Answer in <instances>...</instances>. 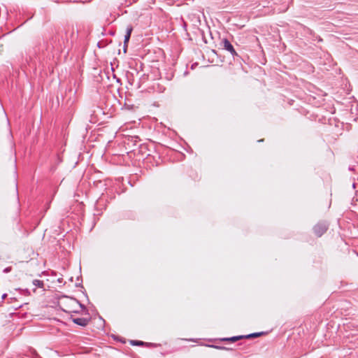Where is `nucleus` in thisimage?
I'll return each mask as SVG.
<instances>
[{"mask_svg": "<svg viewBox=\"0 0 358 358\" xmlns=\"http://www.w3.org/2000/svg\"><path fill=\"white\" fill-rule=\"evenodd\" d=\"M328 229V224L324 222H318L313 227V231L315 235L318 237L322 236Z\"/></svg>", "mask_w": 358, "mask_h": 358, "instance_id": "nucleus-1", "label": "nucleus"}, {"mask_svg": "<svg viewBox=\"0 0 358 358\" xmlns=\"http://www.w3.org/2000/svg\"><path fill=\"white\" fill-rule=\"evenodd\" d=\"M222 45L223 46V48L226 50H227L228 52H230V54L234 57V56H237L238 54L237 52H236L234 46L231 45V43H230V41L227 39V38H224L222 41Z\"/></svg>", "mask_w": 358, "mask_h": 358, "instance_id": "nucleus-2", "label": "nucleus"}, {"mask_svg": "<svg viewBox=\"0 0 358 358\" xmlns=\"http://www.w3.org/2000/svg\"><path fill=\"white\" fill-rule=\"evenodd\" d=\"M58 43L55 44V48L59 52H62L66 48V43H68V39L66 36H61L58 37Z\"/></svg>", "mask_w": 358, "mask_h": 358, "instance_id": "nucleus-3", "label": "nucleus"}, {"mask_svg": "<svg viewBox=\"0 0 358 358\" xmlns=\"http://www.w3.org/2000/svg\"><path fill=\"white\" fill-rule=\"evenodd\" d=\"M71 320L72 322L80 327H86L89 322L90 319L85 318V317H78V318H73L72 316L71 317Z\"/></svg>", "mask_w": 358, "mask_h": 358, "instance_id": "nucleus-4", "label": "nucleus"}, {"mask_svg": "<svg viewBox=\"0 0 358 358\" xmlns=\"http://www.w3.org/2000/svg\"><path fill=\"white\" fill-rule=\"evenodd\" d=\"M132 31H133V27L131 24L128 25L127 27V29H126V34L124 35V44H128Z\"/></svg>", "mask_w": 358, "mask_h": 358, "instance_id": "nucleus-5", "label": "nucleus"}, {"mask_svg": "<svg viewBox=\"0 0 358 358\" xmlns=\"http://www.w3.org/2000/svg\"><path fill=\"white\" fill-rule=\"evenodd\" d=\"M242 338H244V336H232V337H229V338H223L221 339V341H231V342H236L238 340H241Z\"/></svg>", "mask_w": 358, "mask_h": 358, "instance_id": "nucleus-6", "label": "nucleus"}, {"mask_svg": "<svg viewBox=\"0 0 358 358\" xmlns=\"http://www.w3.org/2000/svg\"><path fill=\"white\" fill-rule=\"evenodd\" d=\"M33 285L39 288H43L44 282L43 280L35 279L32 282Z\"/></svg>", "mask_w": 358, "mask_h": 358, "instance_id": "nucleus-7", "label": "nucleus"}, {"mask_svg": "<svg viewBox=\"0 0 358 358\" xmlns=\"http://www.w3.org/2000/svg\"><path fill=\"white\" fill-rule=\"evenodd\" d=\"M263 334H264V332H257V333H252V334H248V335H245V336H243L245 338H250L258 337V336L262 335Z\"/></svg>", "mask_w": 358, "mask_h": 358, "instance_id": "nucleus-8", "label": "nucleus"}, {"mask_svg": "<svg viewBox=\"0 0 358 358\" xmlns=\"http://www.w3.org/2000/svg\"><path fill=\"white\" fill-rule=\"evenodd\" d=\"M130 343L131 345H136V346H143L144 345V342H143L141 341H136V340L130 341Z\"/></svg>", "mask_w": 358, "mask_h": 358, "instance_id": "nucleus-9", "label": "nucleus"}, {"mask_svg": "<svg viewBox=\"0 0 358 358\" xmlns=\"http://www.w3.org/2000/svg\"><path fill=\"white\" fill-rule=\"evenodd\" d=\"M210 346L212 348H215L216 349H220V350H229V348H227L222 347V346H218V345H212Z\"/></svg>", "mask_w": 358, "mask_h": 358, "instance_id": "nucleus-10", "label": "nucleus"}, {"mask_svg": "<svg viewBox=\"0 0 358 358\" xmlns=\"http://www.w3.org/2000/svg\"><path fill=\"white\" fill-rule=\"evenodd\" d=\"M75 301H76V303H78L80 306V307L83 309V310H85L86 308L85 306V305L82 304L81 303L79 302V301L76 300V299H74Z\"/></svg>", "mask_w": 358, "mask_h": 358, "instance_id": "nucleus-11", "label": "nucleus"}, {"mask_svg": "<svg viewBox=\"0 0 358 358\" xmlns=\"http://www.w3.org/2000/svg\"><path fill=\"white\" fill-rule=\"evenodd\" d=\"M31 355L34 358H36L38 356V354L34 350L31 351Z\"/></svg>", "mask_w": 358, "mask_h": 358, "instance_id": "nucleus-12", "label": "nucleus"}, {"mask_svg": "<svg viewBox=\"0 0 358 358\" xmlns=\"http://www.w3.org/2000/svg\"><path fill=\"white\" fill-rule=\"evenodd\" d=\"M10 270H11V268H10V267H7V268H6L3 270V272H4V273H8V272H10Z\"/></svg>", "mask_w": 358, "mask_h": 358, "instance_id": "nucleus-13", "label": "nucleus"}, {"mask_svg": "<svg viewBox=\"0 0 358 358\" xmlns=\"http://www.w3.org/2000/svg\"><path fill=\"white\" fill-rule=\"evenodd\" d=\"M127 44L124 43L123 51L124 53L127 52Z\"/></svg>", "mask_w": 358, "mask_h": 358, "instance_id": "nucleus-14", "label": "nucleus"}, {"mask_svg": "<svg viewBox=\"0 0 358 358\" xmlns=\"http://www.w3.org/2000/svg\"><path fill=\"white\" fill-rule=\"evenodd\" d=\"M57 282H59V283H62L63 282V279L61 278H59L57 280Z\"/></svg>", "mask_w": 358, "mask_h": 358, "instance_id": "nucleus-15", "label": "nucleus"}, {"mask_svg": "<svg viewBox=\"0 0 358 358\" xmlns=\"http://www.w3.org/2000/svg\"><path fill=\"white\" fill-rule=\"evenodd\" d=\"M6 296V294H3L2 298L4 299Z\"/></svg>", "mask_w": 358, "mask_h": 358, "instance_id": "nucleus-16", "label": "nucleus"}, {"mask_svg": "<svg viewBox=\"0 0 358 358\" xmlns=\"http://www.w3.org/2000/svg\"><path fill=\"white\" fill-rule=\"evenodd\" d=\"M357 201H358V199H357Z\"/></svg>", "mask_w": 358, "mask_h": 358, "instance_id": "nucleus-17", "label": "nucleus"}]
</instances>
